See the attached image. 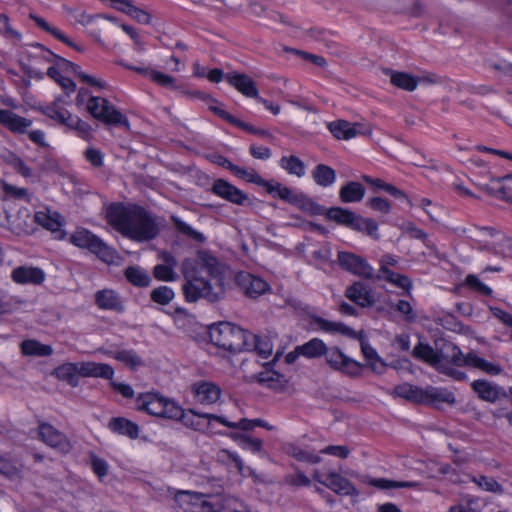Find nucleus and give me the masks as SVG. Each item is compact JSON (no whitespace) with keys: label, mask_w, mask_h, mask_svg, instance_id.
Returning <instances> with one entry per match:
<instances>
[{"label":"nucleus","mask_w":512,"mask_h":512,"mask_svg":"<svg viewBox=\"0 0 512 512\" xmlns=\"http://www.w3.org/2000/svg\"><path fill=\"white\" fill-rule=\"evenodd\" d=\"M106 217L116 231L134 241H149L160 232L157 218L139 206L113 204L108 208Z\"/></svg>","instance_id":"nucleus-1"},{"label":"nucleus","mask_w":512,"mask_h":512,"mask_svg":"<svg viewBox=\"0 0 512 512\" xmlns=\"http://www.w3.org/2000/svg\"><path fill=\"white\" fill-rule=\"evenodd\" d=\"M182 272L186 279L183 292L187 301L196 302L203 298L209 302H215L222 297L223 290L221 288L215 290L207 280L200 276L199 272L193 268L191 260L187 259L182 263Z\"/></svg>","instance_id":"nucleus-2"},{"label":"nucleus","mask_w":512,"mask_h":512,"mask_svg":"<svg viewBox=\"0 0 512 512\" xmlns=\"http://www.w3.org/2000/svg\"><path fill=\"white\" fill-rule=\"evenodd\" d=\"M209 337L215 346L230 352L251 349L248 332L229 322L212 325L209 329Z\"/></svg>","instance_id":"nucleus-3"},{"label":"nucleus","mask_w":512,"mask_h":512,"mask_svg":"<svg viewBox=\"0 0 512 512\" xmlns=\"http://www.w3.org/2000/svg\"><path fill=\"white\" fill-rule=\"evenodd\" d=\"M136 406L138 410L156 417L178 420L182 415V408L176 402L158 393L140 394L136 399Z\"/></svg>","instance_id":"nucleus-4"},{"label":"nucleus","mask_w":512,"mask_h":512,"mask_svg":"<svg viewBox=\"0 0 512 512\" xmlns=\"http://www.w3.org/2000/svg\"><path fill=\"white\" fill-rule=\"evenodd\" d=\"M465 365V355L454 343L445 341L437 351L435 369L457 380L465 378L463 372L455 369Z\"/></svg>","instance_id":"nucleus-5"},{"label":"nucleus","mask_w":512,"mask_h":512,"mask_svg":"<svg viewBox=\"0 0 512 512\" xmlns=\"http://www.w3.org/2000/svg\"><path fill=\"white\" fill-rule=\"evenodd\" d=\"M72 244L79 248L88 249L96 254L102 261L113 263L116 258V252L104 243L98 236L84 228L77 229L70 237Z\"/></svg>","instance_id":"nucleus-6"},{"label":"nucleus","mask_w":512,"mask_h":512,"mask_svg":"<svg viewBox=\"0 0 512 512\" xmlns=\"http://www.w3.org/2000/svg\"><path fill=\"white\" fill-rule=\"evenodd\" d=\"M173 499L186 512H221L219 501H211L209 496L201 493L178 490Z\"/></svg>","instance_id":"nucleus-7"},{"label":"nucleus","mask_w":512,"mask_h":512,"mask_svg":"<svg viewBox=\"0 0 512 512\" xmlns=\"http://www.w3.org/2000/svg\"><path fill=\"white\" fill-rule=\"evenodd\" d=\"M87 111L97 120L107 124H127V119L106 98L89 96L86 102Z\"/></svg>","instance_id":"nucleus-8"},{"label":"nucleus","mask_w":512,"mask_h":512,"mask_svg":"<svg viewBox=\"0 0 512 512\" xmlns=\"http://www.w3.org/2000/svg\"><path fill=\"white\" fill-rule=\"evenodd\" d=\"M37 436L40 441L59 453L67 454L72 450L69 438L49 423L39 422Z\"/></svg>","instance_id":"nucleus-9"},{"label":"nucleus","mask_w":512,"mask_h":512,"mask_svg":"<svg viewBox=\"0 0 512 512\" xmlns=\"http://www.w3.org/2000/svg\"><path fill=\"white\" fill-rule=\"evenodd\" d=\"M325 361L335 371L354 377L360 374L361 364L345 355L339 347H327Z\"/></svg>","instance_id":"nucleus-10"},{"label":"nucleus","mask_w":512,"mask_h":512,"mask_svg":"<svg viewBox=\"0 0 512 512\" xmlns=\"http://www.w3.org/2000/svg\"><path fill=\"white\" fill-rule=\"evenodd\" d=\"M312 477L318 483L326 486L339 495H358L357 489L354 485L345 477L337 473L336 471H329L327 473L322 472L319 469H315Z\"/></svg>","instance_id":"nucleus-11"},{"label":"nucleus","mask_w":512,"mask_h":512,"mask_svg":"<svg viewBox=\"0 0 512 512\" xmlns=\"http://www.w3.org/2000/svg\"><path fill=\"white\" fill-rule=\"evenodd\" d=\"M338 263L346 271L364 278L374 279V269L367 260L350 252H339Z\"/></svg>","instance_id":"nucleus-12"},{"label":"nucleus","mask_w":512,"mask_h":512,"mask_svg":"<svg viewBox=\"0 0 512 512\" xmlns=\"http://www.w3.org/2000/svg\"><path fill=\"white\" fill-rule=\"evenodd\" d=\"M236 282L242 292L250 298H257L265 294L270 288L264 279L248 272L238 273Z\"/></svg>","instance_id":"nucleus-13"},{"label":"nucleus","mask_w":512,"mask_h":512,"mask_svg":"<svg viewBox=\"0 0 512 512\" xmlns=\"http://www.w3.org/2000/svg\"><path fill=\"white\" fill-rule=\"evenodd\" d=\"M330 132L341 140H349L357 135H369L371 129L361 123H350L346 120H337L328 125Z\"/></svg>","instance_id":"nucleus-14"},{"label":"nucleus","mask_w":512,"mask_h":512,"mask_svg":"<svg viewBox=\"0 0 512 512\" xmlns=\"http://www.w3.org/2000/svg\"><path fill=\"white\" fill-rule=\"evenodd\" d=\"M456 402L453 392L446 388L427 386L422 388L420 404L439 407L441 404L454 405Z\"/></svg>","instance_id":"nucleus-15"},{"label":"nucleus","mask_w":512,"mask_h":512,"mask_svg":"<svg viewBox=\"0 0 512 512\" xmlns=\"http://www.w3.org/2000/svg\"><path fill=\"white\" fill-rule=\"evenodd\" d=\"M11 279L20 285H40L45 280V273L34 266H18L12 270Z\"/></svg>","instance_id":"nucleus-16"},{"label":"nucleus","mask_w":512,"mask_h":512,"mask_svg":"<svg viewBox=\"0 0 512 512\" xmlns=\"http://www.w3.org/2000/svg\"><path fill=\"white\" fill-rule=\"evenodd\" d=\"M212 191L217 196L237 205H244L248 201L247 194L223 179L214 182Z\"/></svg>","instance_id":"nucleus-17"},{"label":"nucleus","mask_w":512,"mask_h":512,"mask_svg":"<svg viewBox=\"0 0 512 512\" xmlns=\"http://www.w3.org/2000/svg\"><path fill=\"white\" fill-rule=\"evenodd\" d=\"M0 124L12 133L23 134L32 125V120L24 118L11 110H0Z\"/></svg>","instance_id":"nucleus-18"},{"label":"nucleus","mask_w":512,"mask_h":512,"mask_svg":"<svg viewBox=\"0 0 512 512\" xmlns=\"http://www.w3.org/2000/svg\"><path fill=\"white\" fill-rule=\"evenodd\" d=\"M345 296L361 307H369L374 304L371 288L360 281L354 282L346 288Z\"/></svg>","instance_id":"nucleus-19"},{"label":"nucleus","mask_w":512,"mask_h":512,"mask_svg":"<svg viewBox=\"0 0 512 512\" xmlns=\"http://www.w3.org/2000/svg\"><path fill=\"white\" fill-rule=\"evenodd\" d=\"M471 388L481 400L489 403H495L501 396L506 395L501 387L487 380H475L471 383Z\"/></svg>","instance_id":"nucleus-20"},{"label":"nucleus","mask_w":512,"mask_h":512,"mask_svg":"<svg viewBox=\"0 0 512 512\" xmlns=\"http://www.w3.org/2000/svg\"><path fill=\"white\" fill-rule=\"evenodd\" d=\"M196 400L204 405L217 402L221 396L220 388L212 382H197L192 387Z\"/></svg>","instance_id":"nucleus-21"},{"label":"nucleus","mask_w":512,"mask_h":512,"mask_svg":"<svg viewBox=\"0 0 512 512\" xmlns=\"http://www.w3.org/2000/svg\"><path fill=\"white\" fill-rule=\"evenodd\" d=\"M227 82L247 97L258 98V90L254 81L246 74L228 73L225 76Z\"/></svg>","instance_id":"nucleus-22"},{"label":"nucleus","mask_w":512,"mask_h":512,"mask_svg":"<svg viewBox=\"0 0 512 512\" xmlns=\"http://www.w3.org/2000/svg\"><path fill=\"white\" fill-rule=\"evenodd\" d=\"M95 302L100 309L114 310L121 312L124 310L121 297L114 290L103 289L95 294Z\"/></svg>","instance_id":"nucleus-23"},{"label":"nucleus","mask_w":512,"mask_h":512,"mask_svg":"<svg viewBox=\"0 0 512 512\" xmlns=\"http://www.w3.org/2000/svg\"><path fill=\"white\" fill-rule=\"evenodd\" d=\"M491 195L499 197L507 202H512V174L502 178L492 179L490 185L483 187Z\"/></svg>","instance_id":"nucleus-24"},{"label":"nucleus","mask_w":512,"mask_h":512,"mask_svg":"<svg viewBox=\"0 0 512 512\" xmlns=\"http://www.w3.org/2000/svg\"><path fill=\"white\" fill-rule=\"evenodd\" d=\"M464 366L478 369L489 375H499L502 372V367L498 363L488 361L480 357L476 352H469L465 355Z\"/></svg>","instance_id":"nucleus-25"},{"label":"nucleus","mask_w":512,"mask_h":512,"mask_svg":"<svg viewBox=\"0 0 512 512\" xmlns=\"http://www.w3.org/2000/svg\"><path fill=\"white\" fill-rule=\"evenodd\" d=\"M34 218L37 224L57 234L56 237H62V231L60 230L62 226L61 216L57 212L49 209L41 210L35 213Z\"/></svg>","instance_id":"nucleus-26"},{"label":"nucleus","mask_w":512,"mask_h":512,"mask_svg":"<svg viewBox=\"0 0 512 512\" xmlns=\"http://www.w3.org/2000/svg\"><path fill=\"white\" fill-rule=\"evenodd\" d=\"M312 323L320 330L332 333L341 334L349 338H357V333L341 322L330 321L318 316L312 317Z\"/></svg>","instance_id":"nucleus-27"},{"label":"nucleus","mask_w":512,"mask_h":512,"mask_svg":"<svg viewBox=\"0 0 512 512\" xmlns=\"http://www.w3.org/2000/svg\"><path fill=\"white\" fill-rule=\"evenodd\" d=\"M80 371L82 377H95L103 379H112L114 375V369L106 363L96 362H80Z\"/></svg>","instance_id":"nucleus-28"},{"label":"nucleus","mask_w":512,"mask_h":512,"mask_svg":"<svg viewBox=\"0 0 512 512\" xmlns=\"http://www.w3.org/2000/svg\"><path fill=\"white\" fill-rule=\"evenodd\" d=\"M54 375L57 379L66 381L70 386L77 387L79 385V378L82 377L80 362L64 363L55 369Z\"/></svg>","instance_id":"nucleus-29"},{"label":"nucleus","mask_w":512,"mask_h":512,"mask_svg":"<svg viewBox=\"0 0 512 512\" xmlns=\"http://www.w3.org/2000/svg\"><path fill=\"white\" fill-rule=\"evenodd\" d=\"M365 195V188L362 184L355 181H350L341 187L339 191V198L343 203L360 202Z\"/></svg>","instance_id":"nucleus-30"},{"label":"nucleus","mask_w":512,"mask_h":512,"mask_svg":"<svg viewBox=\"0 0 512 512\" xmlns=\"http://www.w3.org/2000/svg\"><path fill=\"white\" fill-rule=\"evenodd\" d=\"M108 427L113 432L128 436L131 439H136L139 435L138 425L126 418H112L108 424Z\"/></svg>","instance_id":"nucleus-31"},{"label":"nucleus","mask_w":512,"mask_h":512,"mask_svg":"<svg viewBox=\"0 0 512 512\" xmlns=\"http://www.w3.org/2000/svg\"><path fill=\"white\" fill-rule=\"evenodd\" d=\"M126 68L141 73L143 75H148L152 81L157 83L162 87H167L170 89H176V80L174 77L164 74L162 72L151 70L149 68H141L135 67L131 65H126Z\"/></svg>","instance_id":"nucleus-32"},{"label":"nucleus","mask_w":512,"mask_h":512,"mask_svg":"<svg viewBox=\"0 0 512 512\" xmlns=\"http://www.w3.org/2000/svg\"><path fill=\"white\" fill-rule=\"evenodd\" d=\"M195 265L196 266H193V268L197 270L199 274L202 271H205L210 276H215L219 273L218 260L205 251L198 252Z\"/></svg>","instance_id":"nucleus-33"},{"label":"nucleus","mask_w":512,"mask_h":512,"mask_svg":"<svg viewBox=\"0 0 512 512\" xmlns=\"http://www.w3.org/2000/svg\"><path fill=\"white\" fill-rule=\"evenodd\" d=\"M21 353L25 356L46 357L53 353L50 345H45L34 339L24 340L20 344Z\"/></svg>","instance_id":"nucleus-34"},{"label":"nucleus","mask_w":512,"mask_h":512,"mask_svg":"<svg viewBox=\"0 0 512 512\" xmlns=\"http://www.w3.org/2000/svg\"><path fill=\"white\" fill-rule=\"evenodd\" d=\"M30 18L35 22V24L42 30L46 31L47 33L51 34L53 37L58 39L59 41L67 44L68 46L74 48L77 51H82V49L72 42L64 33H62L58 28L50 25L45 19L42 17H39L37 15H30Z\"/></svg>","instance_id":"nucleus-35"},{"label":"nucleus","mask_w":512,"mask_h":512,"mask_svg":"<svg viewBox=\"0 0 512 512\" xmlns=\"http://www.w3.org/2000/svg\"><path fill=\"white\" fill-rule=\"evenodd\" d=\"M374 279L376 280H385L389 282L390 284L394 285L395 287H398L400 289H403L406 293H410L413 285L412 281L409 277L406 275L394 272L392 270H385V273L383 274H377L374 275Z\"/></svg>","instance_id":"nucleus-36"},{"label":"nucleus","mask_w":512,"mask_h":512,"mask_svg":"<svg viewBox=\"0 0 512 512\" xmlns=\"http://www.w3.org/2000/svg\"><path fill=\"white\" fill-rule=\"evenodd\" d=\"M386 73L390 76L391 83L400 89L411 92L417 88V78L408 73L393 70H387Z\"/></svg>","instance_id":"nucleus-37"},{"label":"nucleus","mask_w":512,"mask_h":512,"mask_svg":"<svg viewBox=\"0 0 512 512\" xmlns=\"http://www.w3.org/2000/svg\"><path fill=\"white\" fill-rule=\"evenodd\" d=\"M327 345L319 338H313L301 346L296 347L297 353L307 358H318L325 355Z\"/></svg>","instance_id":"nucleus-38"},{"label":"nucleus","mask_w":512,"mask_h":512,"mask_svg":"<svg viewBox=\"0 0 512 512\" xmlns=\"http://www.w3.org/2000/svg\"><path fill=\"white\" fill-rule=\"evenodd\" d=\"M312 177L319 186L328 187L334 184L336 172L328 165L318 164L312 171Z\"/></svg>","instance_id":"nucleus-39"},{"label":"nucleus","mask_w":512,"mask_h":512,"mask_svg":"<svg viewBox=\"0 0 512 512\" xmlns=\"http://www.w3.org/2000/svg\"><path fill=\"white\" fill-rule=\"evenodd\" d=\"M248 342L251 344V349L253 348L263 359H267L271 356L273 345L268 336H258L248 333Z\"/></svg>","instance_id":"nucleus-40"},{"label":"nucleus","mask_w":512,"mask_h":512,"mask_svg":"<svg viewBox=\"0 0 512 512\" xmlns=\"http://www.w3.org/2000/svg\"><path fill=\"white\" fill-rule=\"evenodd\" d=\"M171 221H172L176 231L178 233L182 234L183 236H185L186 238L191 239L198 243H203L206 240L205 236L201 232H198L197 230L192 228L189 224L184 222L180 217H178L176 215H172Z\"/></svg>","instance_id":"nucleus-41"},{"label":"nucleus","mask_w":512,"mask_h":512,"mask_svg":"<svg viewBox=\"0 0 512 512\" xmlns=\"http://www.w3.org/2000/svg\"><path fill=\"white\" fill-rule=\"evenodd\" d=\"M205 414L206 413L198 414L192 409L185 412L182 409V415L178 419H181L186 427L201 431L205 427L204 420H214L213 418L205 417Z\"/></svg>","instance_id":"nucleus-42"},{"label":"nucleus","mask_w":512,"mask_h":512,"mask_svg":"<svg viewBox=\"0 0 512 512\" xmlns=\"http://www.w3.org/2000/svg\"><path fill=\"white\" fill-rule=\"evenodd\" d=\"M362 179L365 182H367L373 186H376L380 189L385 190L387 193L394 196L395 198H399V199L406 201L410 206H412V202L409 199V197L402 190L398 189L397 187H395L391 184H388L379 178L374 179L367 175H363Z\"/></svg>","instance_id":"nucleus-43"},{"label":"nucleus","mask_w":512,"mask_h":512,"mask_svg":"<svg viewBox=\"0 0 512 512\" xmlns=\"http://www.w3.org/2000/svg\"><path fill=\"white\" fill-rule=\"evenodd\" d=\"M127 280L134 286L147 287L151 283V277L142 268L137 266H130L125 270Z\"/></svg>","instance_id":"nucleus-44"},{"label":"nucleus","mask_w":512,"mask_h":512,"mask_svg":"<svg viewBox=\"0 0 512 512\" xmlns=\"http://www.w3.org/2000/svg\"><path fill=\"white\" fill-rule=\"evenodd\" d=\"M279 165L291 175H295L299 178L305 175V164L296 156H283L280 159Z\"/></svg>","instance_id":"nucleus-45"},{"label":"nucleus","mask_w":512,"mask_h":512,"mask_svg":"<svg viewBox=\"0 0 512 512\" xmlns=\"http://www.w3.org/2000/svg\"><path fill=\"white\" fill-rule=\"evenodd\" d=\"M355 213L341 207H333L327 210L326 217L340 225L350 228Z\"/></svg>","instance_id":"nucleus-46"},{"label":"nucleus","mask_w":512,"mask_h":512,"mask_svg":"<svg viewBox=\"0 0 512 512\" xmlns=\"http://www.w3.org/2000/svg\"><path fill=\"white\" fill-rule=\"evenodd\" d=\"M412 355L416 359L424 361L435 368L437 351H435L429 344L422 342L418 343L414 347Z\"/></svg>","instance_id":"nucleus-47"},{"label":"nucleus","mask_w":512,"mask_h":512,"mask_svg":"<svg viewBox=\"0 0 512 512\" xmlns=\"http://www.w3.org/2000/svg\"><path fill=\"white\" fill-rule=\"evenodd\" d=\"M394 393L401 398L407 399L409 401L419 403L421 401L422 388L418 386H413L408 383H404L398 385L394 388Z\"/></svg>","instance_id":"nucleus-48"},{"label":"nucleus","mask_w":512,"mask_h":512,"mask_svg":"<svg viewBox=\"0 0 512 512\" xmlns=\"http://www.w3.org/2000/svg\"><path fill=\"white\" fill-rule=\"evenodd\" d=\"M260 186L264 187L269 194L273 196H277L282 200L293 202L294 197L290 188L283 186L279 182H269L264 180V184H260Z\"/></svg>","instance_id":"nucleus-49"},{"label":"nucleus","mask_w":512,"mask_h":512,"mask_svg":"<svg viewBox=\"0 0 512 512\" xmlns=\"http://www.w3.org/2000/svg\"><path fill=\"white\" fill-rule=\"evenodd\" d=\"M232 438L235 440L239 439L241 441V446L244 449L257 453L263 457L267 455L266 451L263 450V441L261 439L238 434H233Z\"/></svg>","instance_id":"nucleus-50"},{"label":"nucleus","mask_w":512,"mask_h":512,"mask_svg":"<svg viewBox=\"0 0 512 512\" xmlns=\"http://www.w3.org/2000/svg\"><path fill=\"white\" fill-rule=\"evenodd\" d=\"M369 485L376 487L378 489L386 490L393 488H412L416 487V482L409 481H392L384 478H374L369 480Z\"/></svg>","instance_id":"nucleus-51"},{"label":"nucleus","mask_w":512,"mask_h":512,"mask_svg":"<svg viewBox=\"0 0 512 512\" xmlns=\"http://www.w3.org/2000/svg\"><path fill=\"white\" fill-rule=\"evenodd\" d=\"M472 482L475 483L480 489L495 493L502 494L504 489L501 484H499L494 478L487 476H474L472 477Z\"/></svg>","instance_id":"nucleus-52"},{"label":"nucleus","mask_w":512,"mask_h":512,"mask_svg":"<svg viewBox=\"0 0 512 512\" xmlns=\"http://www.w3.org/2000/svg\"><path fill=\"white\" fill-rule=\"evenodd\" d=\"M205 417L213 418L215 421L219 422L220 424L228 428H237L244 431L252 430L254 428V420H249L246 418L241 419L239 422H230L226 420L224 417L215 414H205Z\"/></svg>","instance_id":"nucleus-53"},{"label":"nucleus","mask_w":512,"mask_h":512,"mask_svg":"<svg viewBox=\"0 0 512 512\" xmlns=\"http://www.w3.org/2000/svg\"><path fill=\"white\" fill-rule=\"evenodd\" d=\"M231 168L232 173L244 181L254 183L259 186L260 184H264V179L254 169H245L237 165Z\"/></svg>","instance_id":"nucleus-54"},{"label":"nucleus","mask_w":512,"mask_h":512,"mask_svg":"<svg viewBox=\"0 0 512 512\" xmlns=\"http://www.w3.org/2000/svg\"><path fill=\"white\" fill-rule=\"evenodd\" d=\"M113 357L130 368H135L143 364L141 358L133 350L117 351Z\"/></svg>","instance_id":"nucleus-55"},{"label":"nucleus","mask_w":512,"mask_h":512,"mask_svg":"<svg viewBox=\"0 0 512 512\" xmlns=\"http://www.w3.org/2000/svg\"><path fill=\"white\" fill-rule=\"evenodd\" d=\"M290 454L293 458L301 462L309 464H317L321 462V457L319 455L299 447H293L290 451Z\"/></svg>","instance_id":"nucleus-56"},{"label":"nucleus","mask_w":512,"mask_h":512,"mask_svg":"<svg viewBox=\"0 0 512 512\" xmlns=\"http://www.w3.org/2000/svg\"><path fill=\"white\" fill-rule=\"evenodd\" d=\"M174 298V292L167 286H160L151 292V299L161 305L168 304Z\"/></svg>","instance_id":"nucleus-57"},{"label":"nucleus","mask_w":512,"mask_h":512,"mask_svg":"<svg viewBox=\"0 0 512 512\" xmlns=\"http://www.w3.org/2000/svg\"><path fill=\"white\" fill-rule=\"evenodd\" d=\"M2 189L7 197H11L14 199H23L26 200L27 202L31 201L30 194L26 188H19L4 182L2 184Z\"/></svg>","instance_id":"nucleus-58"},{"label":"nucleus","mask_w":512,"mask_h":512,"mask_svg":"<svg viewBox=\"0 0 512 512\" xmlns=\"http://www.w3.org/2000/svg\"><path fill=\"white\" fill-rule=\"evenodd\" d=\"M85 159L95 168H100L104 164L103 153L94 147H89L84 151Z\"/></svg>","instance_id":"nucleus-59"},{"label":"nucleus","mask_w":512,"mask_h":512,"mask_svg":"<svg viewBox=\"0 0 512 512\" xmlns=\"http://www.w3.org/2000/svg\"><path fill=\"white\" fill-rule=\"evenodd\" d=\"M154 276L161 281H174L176 279V274L172 267L160 264L154 267Z\"/></svg>","instance_id":"nucleus-60"},{"label":"nucleus","mask_w":512,"mask_h":512,"mask_svg":"<svg viewBox=\"0 0 512 512\" xmlns=\"http://www.w3.org/2000/svg\"><path fill=\"white\" fill-rule=\"evenodd\" d=\"M465 284L483 295H490L492 292V290L487 285L482 283L480 279L473 274L467 275Z\"/></svg>","instance_id":"nucleus-61"},{"label":"nucleus","mask_w":512,"mask_h":512,"mask_svg":"<svg viewBox=\"0 0 512 512\" xmlns=\"http://www.w3.org/2000/svg\"><path fill=\"white\" fill-rule=\"evenodd\" d=\"M127 15L142 24H149L151 22L150 14L135 5H128Z\"/></svg>","instance_id":"nucleus-62"},{"label":"nucleus","mask_w":512,"mask_h":512,"mask_svg":"<svg viewBox=\"0 0 512 512\" xmlns=\"http://www.w3.org/2000/svg\"><path fill=\"white\" fill-rule=\"evenodd\" d=\"M320 453L346 459L350 454V449L344 445H329L323 448Z\"/></svg>","instance_id":"nucleus-63"},{"label":"nucleus","mask_w":512,"mask_h":512,"mask_svg":"<svg viewBox=\"0 0 512 512\" xmlns=\"http://www.w3.org/2000/svg\"><path fill=\"white\" fill-rule=\"evenodd\" d=\"M8 162L23 177L27 178V177H31L32 176L31 168L28 167L24 163V161L21 158H19L18 156L12 154Z\"/></svg>","instance_id":"nucleus-64"}]
</instances>
